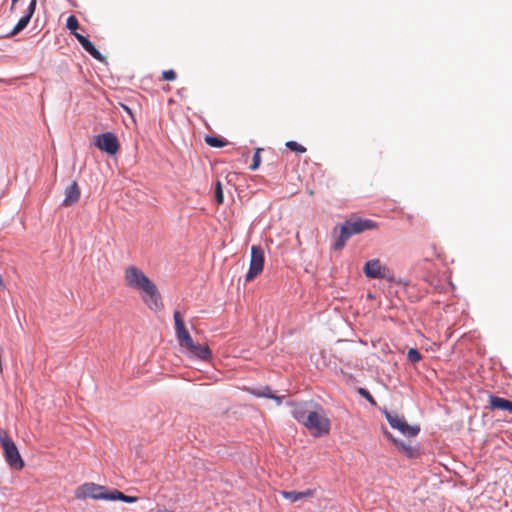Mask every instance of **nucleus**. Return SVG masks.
I'll list each match as a JSON object with an SVG mask.
<instances>
[{
    "label": "nucleus",
    "instance_id": "4",
    "mask_svg": "<svg viewBox=\"0 0 512 512\" xmlns=\"http://www.w3.org/2000/svg\"><path fill=\"white\" fill-rule=\"evenodd\" d=\"M66 27L75 36V38L84 48V50L88 52L93 58L101 62L105 60V57L95 48L92 42L88 38H86L85 36L76 31L79 28V22L74 15L68 17Z\"/></svg>",
    "mask_w": 512,
    "mask_h": 512
},
{
    "label": "nucleus",
    "instance_id": "7",
    "mask_svg": "<svg viewBox=\"0 0 512 512\" xmlns=\"http://www.w3.org/2000/svg\"><path fill=\"white\" fill-rule=\"evenodd\" d=\"M249 270L246 274V281L256 278L264 267V250L261 246L253 245L251 247Z\"/></svg>",
    "mask_w": 512,
    "mask_h": 512
},
{
    "label": "nucleus",
    "instance_id": "31",
    "mask_svg": "<svg viewBox=\"0 0 512 512\" xmlns=\"http://www.w3.org/2000/svg\"><path fill=\"white\" fill-rule=\"evenodd\" d=\"M301 499L312 497L314 495V490L307 489L305 491H301Z\"/></svg>",
    "mask_w": 512,
    "mask_h": 512
},
{
    "label": "nucleus",
    "instance_id": "27",
    "mask_svg": "<svg viewBox=\"0 0 512 512\" xmlns=\"http://www.w3.org/2000/svg\"><path fill=\"white\" fill-rule=\"evenodd\" d=\"M119 497V500L122 501V502H125V503H134L137 501V498L134 497V496H129V495H125L124 493L120 492L119 495L117 496Z\"/></svg>",
    "mask_w": 512,
    "mask_h": 512
},
{
    "label": "nucleus",
    "instance_id": "34",
    "mask_svg": "<svg viewBox=\"0 0 512 512\" xmlns=\"http://www.w3.org/2000/svg\"><path fill=\"white\" fill-rule=\"evenodd\" d=\"M157 512H173V511H168L166 509H163V510H158Z\"/></svg>",
    "mask_w": 512,
    "mask_h": 512
},
{
    "label": "nucleus",
    "instance_id": "21",
    "mask_svg": "<svg viewBox=\"0 0 512 512\" xmlns=\"http://www.w3.org/2000/svg\"><path fill=\"white\" fill-rule=\"evenodd\" d=\"M262 148H256L255 150V153L253 155V161H252V164L250 165V170L251 171H256L260 164H261V156H260V153L262 152Z\"/></svg>",
    "mask_w": 512,
    "mask_h": 512
},
{
    "label": "nucleus",
    "instance_id": "17",
    "mask_svg": "<svg viewBox=\"0 0 512 512\" xmlns=\"http://www.w3.org/2000/svg\"><path fill=\"white\" fill-rule=\"evenodd\" d=\"M204 140L210 147L214 148H221L226 145V141L223 138L215 135H205Z\"/></svg>",
    "mask_w": 512,
    "mask_h": 512
},
{
    "label": "nucleus",
    "instance_id": "16",
    "mask_svg": "<svg viewBox=\"0 0 512 512\" xmlns=\"http://www.w3.org/2000/svg\"><path fill=\"white\" fill-rule=\"evenodd\" d=\"M351 238L349 235L347 228L340 226V234L338 238L333 243V249L334 250H341L347 243V241Z\"/></svg>",
    "mask_w": 512,
    "mask_h": 512
},
{
    "label": "nucleus",
    "instance_id": "5",
    "mask_svg": "<svg viewBox=\"0 0 512 512\" xmlns=\"http://www.w3.org/2000/svg\"><path fill=\"white\" fill-rule=\"evenodd\" d=\"M385 418L393 429L398 430L406 437H416L420 432L419 425H409L404 417L399 416L395 412L385 411Z\"/></svg>",
    "mask_w": 512,
    "mask_h": 512
},
{
    "label": "nucleus",
    "instance_id": "29",
    "mask_svg": "<svg viewBox=\"0 0 512 512\" xmlns=\"http://www.w3.org/2000/svg\"><path fill=\"white\" fill-rule=\"evenodd\" d=\"M264 395H265V398H269V399L275 400L278 405H280L282 403V399H283L282 396H277V395H274V394H264Z\"/></svg>",
    "mask_w": 512,
    "mask_h": 512
},
{
    "label": "nucleus",
    "instance_id": "33",
    "mask_svg": "<svg viewBox=\"0 0 512 512\" xmlns=\"http://www.w3.org/2000/svg\"><path fill=\"white\" fill-rule=\"evenodd\" d=\"M397 284H403V285H407V282L406 281H403L402 279H396V282Z\"/></svg>",
    "mask_w": 512,
    "mask_h": 512
},
{
    "label": "nucleus",
    "instance_id": "23",
    "mask_svg": "<svg viewBox=\"0 0 512 512\" xmlns=\"http://www.w3.org/2000/svg\"><path fill=\"white\" fill-rule=\"evenodd\" d=\"M120 491L118 490H112V491H108L106 488L104 489V492L102 494V498L101 500H110V501H116V500H119V497H117L119 495Z\"/></svg>",
    "mask_w": 512,
    "mask_h": 512
},
{
    "label": "nucleus",
    "instance_id": "10",
    "mask_svg": "<svg viewBox=\"0 0 512 512\" xmlns=\"http://www.w3.org/2000/svg\"><path fill=\"white\" fill-rule=\"evenodd\" d=\"M173 317L175 322L176 335L179 340V343L180 345L188 348L189 346L192 345L194 341L185 327L181 314L178 311H175Z\"/></svg>",
    "mask_w": 512,
    "mask_h": 512
},
{
    "label": "nucleus",
    "instance_id": "12",
    "mask_svg": "<svg viewBox=\"0 0 512 512\" xmlns=\"http://www.w3.org/2000/svg\"><path fill=\"white\" fill-rule=\"evenodd\" d=\"M36 4H37V0H31L27 10H26V13L24 16H22L20 18V20L18 21V23L15 25V27L12 29V31L10 32V36H14V35H17L18 33H20L24 28L27 27V25L29 24L30 22V19L31 17L33 16L34 12H35V9H36Z\"/></svg>",
    "mask_w": 512,
    "mask_h": 512
},
{
    "label": "nucleus",
    "instance_id": "3",
    "mask_svg": "<svg viewBox=\"0 0 512 512\" xmlns=\"http://www.w3.org/2000/svg\"><path fill=\"white\" fill-rule=\"evenodd\" d=\"M0 442L7 464L14 470H21L24 467V461L15 442L9 438L4 429H0Z\"/></svg>",
    "mask_w": 512,
    "mask_h": 512
},
{
    "label": "nucleus",
    "instance_id": "2",
    "mask_svg": "<svg viewBox=\"0 0 512 512\" xmlns=\"http://www.w3.org/2000/svg\"><path fill=\"white\" fill-rule=\"evenodd\" d=\"M124 278L127 287L138 290L142 294V299L149 309L158 311L163 307L157 286L141 269L134 265L128 266L125 269Z\"/></svg>",
    "mask_w": 512,
    "mask_h": 512
},
{
    "label": "nucleus",
    "instance_id": "24",
    "mask_svg": "<svg viewBox=\"0 0 512 512\" xmlns=\"http://www.w3.org/2000/svg\"><path fill=\"white\" fill-rule=\"evenodd\" d=\"M358 394L361 395L362 397H364L371 404H373V405L376 404L375 399L373 398V396L370 394V392L367 389L362 388V387L358 388Z\"/></svg>",
    "mask_w": 512,
    "mask_h": 512
},
{
    "label": "nucleus",
    "instance_id": "20",
    "mask_svg": "<svg viewBox=\"0 0 512 512\" xmlns=\"http://www.w3.org/2000/svg\"><path fill=\"white\" fill-rule=\"evenodd\" d=\"M285 146L296 153H305L306 148L302 146L301 144L297 143L296 141L290 140L285 143Z\"/></svg>",
    "mask_w": 512,
    "mask_h": 512
},
{
    "label": "nucleus",
    "instance_id": "8",
    "mask_svg": "<svg viewBox=\"0 0 512 512\" xmlns=\"http://www.w3.org/2000/svg\"><path fill=\"white\" fill-rule=\"evenodd\" d=\"M105 486L95 484L93 482H87L80 485L75 491L76 499H95L101 500Z\"/></svg>",
    "mask_w": 512,
    "mask_h": 512
},
{
    "label": "nucleus",
    "instance_id": "35",
    "mask_svg": "<svg viewBox=\"0 0 512 512\" xmlns=\"http://www.w3.org/2000/svg\"><path fill=\"white\" fill-rule=\"evenodd\" d=\"M18 0H12V7L17 3Z\"/></svg>",
    "mask_w": 512,
    "mask_h": 512
},
{
    "label": "nucleus",
    "instance_id": "18",
    "mask_svg": "<svg viewBox=\"0 0 512 512\" xmlns=\"http://www.w3.org/2000/svg\"><path fill=\"white\" fill-rule=\"evenodd\" d=\"M393 443L398 447V449L403 452L407 457L413 458L415 455V450L408 444L404 443L402 440L393 439Z\"/></svg>",
    "mask_w": 512,
    "mask_h": 512
},
{
    "label": "nucleus",
    "instance_id": "22",
    "mask_svg": "<svg viewBox=\"0 0 512 512\" xmlns=\"http://www.w3.org/2000/svg\"><path fill=\"white\" fill-rule=\"evenodd\" d=\"M281 495L285 498L290 500L291 502H297L301 500V494L298 491H282Z\"/></svg>",
    "mask_w": 512,
    "mask_h": 512
},
{
    "label": "nucleus",
    "instance_id": "11",
    "mask_svg": "<svg viewBox=\"0 0 512 512\" xmlns=\"http://www.w3.org/2000/svg\"><path fill=\"white\" fill-rule=\"evenodd\" d=\"M364 274L369 279H381L386 277V267L381 265L379 259H372L365 263Z\"/></svg>",
    "mask_w": 512,
    "mask_h": 512
},
{
    "label": "nucleus",
    "instance_id": "19",
    "mask_svg": "<svg viewBox=\"0 0 512 512\" xmlns=\"http://www.w3.org/2000/svg\"><path fill=\"white\" fill-rule=\"evenodd\" d=\"M407 360L415 364L421 360V354L416 348H410L407 352Z\"/></svg>",
    "mask_w": 512,
    "mask_h": 512
},
{
    "label": "nucleus",
    "instance_id": "32",
    "mask_svg": "<svg viewBox=\"0 0 512 512\" xmlns=\"http://www.w3.org/2000/svg\"><path fill=\"white\" fill-rule=\"evenodd\" d=\"M384 435L390 440L393 442V439H396L392 433H390L389 431H387L386 429L384 430Z\"/></svg>",
    "mask_w": 512,
    "mask_h": 512
},
{
    "label": "nucleus",
    "instance_id": "25",
    "mask_svg": "<svg viewBox=\"0 0 512 512\" xmlns=\"http://www.w3.org/2000/svg\"><path fill=\"white\" fill-rule=\"evenodd\" d=\"M215 198L218 204H222L224 201L222 186L220 182H217L216 189H215Z\"/></svg>",
    "mask_w": 512,
    "mask_h": 512
},
{
    "label": "nucleus",
    "instance_id": "6",
    "mask_svg": "<svg viewBox=\"0 0 512 512\" xmlns=\"http://www.w3.org/2000/svg\"><path fill=\"white\" fill-rule=\"evenodd\" d=\"M93 143L100 151L108 155H115L120 149L117 136L109 131L94 136Z\"/></svg>",
    "mask_w": 512,
    "mask_h": 512
},
{
    "label": "nucleus",
    "instance_id": "26",
    "mask_svg": "<svg viewBox=\"0 0 512 512\" xmlns=\"http://www.w3.org/2000/svg\"><path fill=\"white\" fill-rule=\"evenodd\" d=\"M177 75L174 70H165L162 72V79L166 81H174Z\"/></svg>",
    "mask_w": 512,
    "mask_h": 512
},
{
    "label": "nucleus",
    "instance_id": "30",
    "mask_svg": "<svg viewBox=\"0 0 512 512\" xmlns=\"http://www.w3.org/2000/svg\"><path fill=\"white\" fill-rule=\"evenodd\" d=\"M382 279H385L388 282H392V283L396 282L395 276L392 273H390L387 268H386V277H383Z\"/></svg>",
    "mask_w": 512,
    "mask_h": 512
},
{
    "label": "nucleus",
    "instance_id": "13",
    "mask_svg": "<svg viewBox=\"0 0 512 512\" xmlns=\"http://www.w3.org/2000/svg\"><path fill=\"white\" fill-rule=\"evenodd\" d=\"M80 188L76 181H73L66 189H65V197L61 203L63 207H69L76 204L80 199Z\"/></svg>",
    "mask_w": 512,
    "mask_h": 512
},
{
    "label": "nucleus",
    "instance_id": "28",
    "mask_svg": "<svg viewBox=\"0 0 512 512\" xmlns=\"http://www.w3.org/2000/svg\"><path fill=\"white\" fill-rule=\"evenodd\" d=\"M259 397H265L264 394H272L271 389L269 387H263L258 392L255 393Z\"/></svg>",
    "mask_w": 512,
    "mask_h": 512
},
{
    "label": "nucleus",
    "instance_id": "15",
    "mask_svg": "<svg viewBox=\"0 0 512 512\" xmlns=\"http://www.w3.org/2000/svg\"><path fill=\"white\" fill-rule=\"evenodd\" d=\"M187 349L192 353L193 356L203 361L209 360L212 355L208 346H201L195 342H193L192 345Z\"/></svg>",
    "mask_w": 512,
    "mask_h": 512
},
{
    "label": "nucleus",
    "instance_id": "1",
    "mask_svg": "<svg viewBox=\"0 0 512 512\" xmlns=\"http://www.w3.org/2000/svg\"><path fill=\"white\" fill-rule=\"evenodd\" d=\"M292 417L311 433L319 438L329 433L331 423L324 408L315 401L290 403Z\"/></svg>",
    "mask_w": 512,
    "mask_h": 512
},
{
    "label": "nucleus",
    "instance_id": "14",
    "mask_svg": "<svg viewBox=\"0 0 512 512\" xmlns=\"http://www.w3.org/2000/svg\"><path fill=\"white\" fill-rule=\"evenodd\" d=\"M489 405L492 409L508 411L512 414V401L498 397L496 395L489 396Z\"/></svg>",
    "mask_w": 512,
    "mask_h": 512
},
{
    "label": "nucleus",
    "instance_id": "9",
    "mask_svg": "<svg viewBox=\"0 0 512 512\" xmlns=\"http://www.w3.org/2000/svg\"><path fill=\"white\" fill-rule=\"evenodd\" d=\"M342 226L347 228L349 235L352 237L353 235L360 234L366 230H372L376 228L377 225L371 219L357 218L355 220H346Z\"/></svg>",
    "mask_w": 512,
    "mask_h": 512
}]
</instances>
